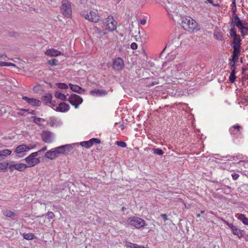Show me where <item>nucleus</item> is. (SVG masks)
I'll return each mask as SVG.
<instances>
[{"label": "nucleus", "instance_id": "obj_1", "mask_svg": "<svg viewBox=\"0 0 248 248\" xmlns=\"http://www.w3.org/2000/svg\"><path fill=\"white\" fill-rule=\"evenodd\" d=\"M177 22L181 25L183 28L188 31L194 32L200 30L198 23L190 17L180 16Z\"/></svg>", "mask_w": 248, "mask_h": 248}, {"label": "nucleus", "instance_id": "obj_2", "mask_svg": "<svg viewBox=\"0 0 248 248\" xmlns=\"http://www.w3.org/2000/svg\"><path fill=\"white\" fill-rule=\"evenodd\" d=\"M126 223L128 225L134 226L136 229H140L146 226L144 220L135 216L128 217L126 221Z\"/></svg>", "mask_w": 248, "mask_h": 248}, {"label": "nucleus", "instance_id": "obj_3", "mask_svg": "<svg viewBox=\"0 0 248 248\" xmlns=\"http://www.w3.org/2000/svg\"><path fill=\"white\" fill-rule=\"evenodd\" d=\"M231 27H237L240 31L241 35L243 38L248 34V23L243 20H240L232 24Z\"/></svg>", "mask_w": 248, "mask_h": 248}, {"label": "nucleus", "instance_id": "obj_4", "mask_svg": "<svg viewBox=\"0 0 248 248\" xmlns=\"http://www.w3.org/2000/svg\"><path fill=\"white\" fill-rule=\"evenodd\" d=\"M236 28L234 27H231L229 31L230 36L232 38V41L230 44L231 46H241L242 39L241 36L237 34Z\"/></svg>", "mask_w": 248, "mask_h": 248}, {"label": "nucleus", "instance_id": "obj_5", "mask_svg": "<svg viewBox=\"0 0 248 248\" xmlns=\"http://www.w3.org/2000/svg\"><path fill=\"white\" fill-rule=\"evenodd\" d=\"M37 154H31L29 156L25 158V161L28 163L27 166L28 168L32 167L40 163V160L39 158H36Z\"/></svg>", "mask_w": 248, "mask_h": 248}, {"label": "nucleus", "instance_id": "obj_6", "mask_svg": "<svg viewBox=\"0 0 248 248\" xmlns=\"http://www.w3.org/2000/svg\"><path fill=\"white\" fill-rule=\"evenodd\" d=\"M27 168V165L23 163H16L15 161H13L9 163V170L10 172H13L15 170L19 171H24Z\"/></svg>", "mask_w": 248, "mask_h": 248}, {"label": "nucleus", "instance_id": "obj_7", "mask_svg": "<svg viewBox=\"0 0 248 248\" xmlns=\"http://www.w3.org/2000/svg\"><path fill=\"white\" fill-rule=\"evenodd\" d=\"M80 15L83 16L86 19L93 22H97L100 20V16L93 11H91L89 13L82 12L80 13Z\"/></svg>", "mask_w": 248, "mask_h": 248}, {"label": "nucleus", "instance_id": "obj_8", "mask_svg": "<svg viewBox=\"0 0 248 248\" xmlns=\"http://www.w3.org/2000/svg\"><path fill=\"white\" fill-rule=\"evenodd\" d=\"M68 101L69 103L77 108L83 102V99L76 94H72L69 97Z\"/></svg>", "mask_w": 248, "mask_h": 248}, {"label": "nucleus", "instance_id": "obj_9", "mask_svg": "<svg viewBox=\"0 0 248 248\" xmlns=\"http://www.w3.org/2000/svg\"><path fill=\"white\" fill-rule=\"evenodd\" d=\"M61 10L64 16L67 17H70L72 13L70 2L67 0H63Z\"/></svg>", "mask_w": 248, "mask_h": 248}, {"label": "nucleus", "instance_id": "obj_10", "mask_svg": "<svg viewBox=\"0 0 248 248\" xmlns=\"http://www.w3.org/2000/svg\"><path fill=\"white\" fill-rule=\"evenodd\" d=\"M72 149L73 147L71 144H66L55 148V150L57 155L59 154L66 155Z\"/></svg>", "mask_w": 248, "mask_h": 248}, {"label": "nucleus", "instance_id": "obj_11", "mask_svg": "<svg viewBox=\"0 0 248 248\" xmlns=\"http://www.w3.org/2000/svg\"><path fill=\"white\" fill-rule=\"evenodd\" d=\"M124 61L120 57H118L113 60L112 68L116 71H121L124 67Z\"/></svg>", "mask_w": 248, "mask_h": 248}, {"label": "nucleus", "instance_id": "obj_12", "mask_svg": "<svg viewBox=\"0 0 248 248\" xmlns=\"http://www.w3.org/2000/svg\"><path fill=\"white\" fill-rule=\"evenodd\" d=\"M101 142V140L98 139L92 138L88 141H84L80 142L77 144H80L81 146L84 147L86 148H90L93 144L97 143L99 144Z\"/></svg>", "mask_w": 248, "mask_h": 248}, {"label": "nucleus", "instance_id": "obj_13", "mask_svg": "<svg viewBox=\"0 0 248 248\" xmlns=\"http://www.w3.org/2000/svg\"><path fill=\"white\" fill-rule=\"evenodd\" d=\"M22 98L32 106L39 107L41 106V102L39 100L33 98H30L26 96H23Z\"/></svg>", "mask_w": 248, "mask_h": 248}, {"label": "nucleus", "instance_id": "obj_14", "mask_svg": "<svg viewBox=\"0 0 248 248\" xmlns=\"http://www.w3.org/2000/svg\"><path fill=\"white\" fill-rule=\"evenodd\" d=\"M52 135L53 133L50 131H43L41 134V137L43 141L49 143L52 142Z\"/></svg>", "mask_w": 248, "mask_h": 248}, {"label": "nucleus", "instance_id": "obj_15", "mask_svg": "<svg viewBox=\"0 0 248 248\" xmlns=\"http://www.w3.org/2000/svg\"><path fill=\"white\" fill-rule=\"evenodd\" d=\"M69 105L65 102H62L60 103L59 106L55 108H53V109H54L55 111L61 112H67L69 110Z\"/></svg>", "mask_w": 248, "mask_h": 248}, {"label": "nucleus", "instance_id": "obj_16", "mask_svg": "<svg viewBox=\"0 0 248 248\" xmlns=\"http://www.w3.org/2000/svg\"><path fill=\"white\" fill-rule=\"evenodd\" d=\"M232 15L231 17V21L229 22V24L230 26H232V24H233V23L236 22L238 21H239L241 20L238 16L236 14V6H233L232 7Z\"/></svg>", "mask_w": 248, "mask_h": 248}, {"label": "nucleus", "instance_id": "obj_17", "mask_svg": "<svg viewBox=\"0 0 248 248\" xmlns=\"http://www.w3.org/2000/svg\"><path fill=\"white\" fill-rule=\"evenodd\" d=\"M29 150H30L29 146L25 144H21L16 148L15 152L16 154H21L22 152L26 153Z\"/></svg>", "mask_w": 248, "mask_h": 248}, {"label": "nucleus", "instance_id": "obj_18", "mask_svg": "<svg viewBox=\"0 0 248 248\" xmlns=\"http://www.w3.org/2000/svg\"><path fill=\"white\" fill-rule=\"evenodd\" d=\"M242 129V127L238 124L232 126L229 128V132L232 135H237L238 133L240 134V131Z\"/></svg>", "mask_w": 248, "mask_h": 248}, {"label": "nucleus", "instance_id": "obj_19", "mask_svg": "<svg viewBox=\"0 0 248 248\" xmlns=\"http://www.w3.org/2000/svg\"><path fill=\"white\" fill-rule=\"evenodd\" d=\"M45 156L50 160H53L58 156V155L56 152L55 148L51 149L45 154Z\"/></svg>", "mask_w": 248, "mask_h": 248}, {"label": "nucleus", "instance_id": "obj_20", "mask_svg": "<svg viewBox=\"0 0 248 248\" xmlns=\"http://www.w3.org/2000/svg\"><path fill=\"white\" fill-rule=\"evenodd\" d=\"M69 86L70 88V89L75 93L82 94L83 93L85 92V90L83 88L77 85H73L71 83H70Z\"/></svg>", "mask_w": 248, "mask_h": 248}, {"label": "nucleus", "instance_id": "obj_21", "mask_svg": "<svg viewBox=\"0 0 248 248\" xmlns=\"http://www.w3.org/2000/svg\"><path fill=\"white\" fill-rule=\"evenodd\" d=\"M90 94L93 95L103 96L107 94V92L104 90H93L90 92Z\"/></svg>", "mask_w": 248, "mask_h": 248}, {"label": "nucleus", "instance_id": "obj_22", "mask_svg": "<svg viewBox=\"0 0 248 248\" xmlns=\"http://www.w3.org/2000/svg\"><path fill=\"white\" fill-rule=\"evenodd\" d=\"M52 95L50 93H46L41 98V100L45 102V104L46 105L48 103H51Z\"/></svg>", "mask_w": 248, "mask_h": 248}, {"label": "nucleus", "instance_id": "obj_23", "mask_svg": "<svg viewBox=\"0 0 248 248\" xmlns=\"http://www.w3.org/2000/svg\"><path fill=\"white\" fill-rule=\"evenodd\" d=\"M45 54L47 56H57L62 54L61 52L54 49H48L47 50Z\"/></svg>", "mask_w": 248, "mask_h": 248}, {"label": "nucleus", "instance_id": "obj_24", "mask_svg": "<svg viewBox=\"0 0 248 248\" xmlns=\"http://www.w3.org/2000/svg\"><path fill=\"white\" fill-rule=\"evenodd\" d=\"M12 151L8 149L0 151V161L4 160L8 155H10Z\"/></svg>", "mask_w": 248, "mask_h": 248}, {"label": "nucleus", "instance_id": "obj_25", "mask_svg": "<svg viewBox=\"0 0 248 248\" xmlns=\"http://www.w3.org/2000/svg\"><path fill=\"white\" fill-rule=\"evenodd\" d=\"M231 230L232 231V233L237 235L239 238L243 236V234L242 233V231L237 228L236 226H234V228L232 227Z\"/></svg>", "mask_w": 248, "mask_h": 248}, {"label": "nucleus", "instance_id": "obj_26", "mask_svg": "<svg viewBox=\"0 0 248 248\" xmlns=\"http://www.w3.org/2000/svg\"><path fill=\"white\" fill-rule=\"evenodd\" d=\"M4 215L7 217L11 218L13 219H16V213L9 210H7L4 212Z\"/></svg>", "mask_w": 248, "mask_h": 248}, {"label": "nucleus", "instance_id": "obj_27", "mask_svg": "<svg viewBox=\"0 0 248 248\" xmlns=\"http://www.w3.org/2000/svg\"><path fill=\"white\" fill-rule=\"evenodd\" d=\"M55 96L56 97V98L63 101L68 100V99H67L66 95L64 94L59 91H57L55 93Z\"/></svg>", "mask_w": 248, "mask_h": 248}, {"label": "nucleus", "instance_id": "obj_28", "mask_svg": "<svg viewBox=\"0 0 248 248\" xmlns=\"http://www.w3.org/2000/svg\"><path fill=\"white\" fill-rule=\"evenodd\" d=\"M237 218L240 220L244 224L248 225V218L245 217L244 214H238Z\"/></svg>", "mask_w": 248, "mask_h": 248}, {"label": "nucleus", "instance_id": "obj_29", "mask_svg": "<svg viewBox=\"0 0 248 248\" xmlns=\"http://www.w3.org/2000/svg\"><path fill=\"white\" fill-rule=\"evenodd\" d=\"M233 48V50L232 53V54L240 56L241 51V46H231Z\"/></svg>", "mask_w": 248, "mask_h": 248}, {"label": "nucleus", "instance_id": "obj_30", "mask_svg": "<svg viewBox=\"0 0 248 248\" xmlns=\"http://www.w3.org/2000/svg\"><path fill=\"white\" fill-rule=\"evenodd\" d=\"M9 163L6 161L0 163V170L6 172L7 169L9 168Z\"/></svg>", "mask_w": 248, "mask_h": 248}, {"label": "nucleus", "instance_id": "obj_31", "mask_svg": "<svg viewBox=\"0 0 248 248\" xmlns=\"http://www.w3.org/2000/svg\"><path fill=\"white\" fill-rule=\"evenodd\" d=\"M22 235L24 239L28 240H32L33 239L36 238V237L34 236V234L32 233H23Z\"/></svg>", "mask_w": 248, "mask_h": 248}, {"label": "nucleus", "instance_id": "obj_32", "mask_svg": "<svg viewBox=\"0 0 248 248\" xmlns=\"http://www.w3.org/2000/svg\"><path fill=\"white\" fill-rule=\"evenodd\" d=\"M126 247L130 248H144L143 246H140L137 244H133L131 242H127L126 243Z\"/></svg>", "mask_w": 248, "mask_h": 248}, {"label": "nucleus", "instance_id": "obj_33", "mask_svg": "<svg viewBox=\"0 0 248 248\" xmlns=\"http://www.w3.org/2000/svg\"><path fill=\"white\" fill-rule=\"evenodd\" d=\"M31 118H33V122L35 123L36 124L40 125V123L41 122H45V120L43 118H37L35 116H33Z\"/></svg>", "mask_w": 248, "mask_h": 248}, {"label": "nucleus", "instance_id": "obj_34", "mask_svg": "<svg viewBox=\"0 0 248 248\" xmlns=\"http://www.w3.org/2000/svg\"><path fill=\"white\" fill-rule=\"evenodd\" d=\"M231 57H232V58L229 60L230 62L236 63V62H238V60L239 59V56H238L237 55H236L232 54Z\"/></svg>", "mask_w": 248, "mask_h": 248}, {"label": "nucleus", "instance_id": "obj_35", "mask_svg": "<svg viewBox=\"0 0 248 248\" xmlns=\"http://www.w3.org/2000/svg\"><path fill=\"white\" fill-rule=\"evenodd\" d=\"M44 216H47L49 219H53L55 217V215L53 212H48L46 215H42L41 216H38L37 217H41Z\"/></svg>", "mask_w": 248, "mask_h": 248}, {"label": "nucleus", "instance_id": "obj_36", "mask_svg": "<svg viewBox=\"0 0 248 248\" xmlns=\"http://www.w3.org/2000/svg\"><path fill=\"white\" fill-rule=\"evenodd\" d=\"M0 66H13L16 67L15 64L12 62H0Z\"/></svg>", "mask_w": 248, "mask_h": 248}, {"label": "nucleus", "instance_id": "obj_37", "mask_svg": "<svg viewBox=\"0 0 248 248\" xmlns=\"http://www.w3.org/2000/svg\"><path fill=\"white\" fill-rule=\"evenodd\" d=\"M214 36L218 40L222 41L223 40V34L219 32H215Z\"/></svg>", "mask_w": 248, "mask_h": 248}, {"label": "nucleus", "instance_id": "obj_38", "mask_svg": "<svg viewBox=\"0 0 248 248\" xmlns=\"http://www.w3.org/2000/svg\"><path fill=\"white\" fill-rule=\"evenodd\" d=\"M107 26L108 28V30L111 31H115L117 28L116 25H114L112 21H111L110 23H108Z\"/></svg>", "mask_w": 248, "mask_h": 248}, {"label": "nucleus", "instance_id": "obj_39", "mask_svg": "<svg viewBox=\"0 0 248 248\" xmlns=\"http://www.w3.org/2000/svg\"><path fill=\"white\" fill-rule=\"evenodd\" d=\"M93 31L95 33L98 34L101 36H103L105 34V32H104L100 28H97V27H95L93 28Z\"/></svg>", "mask_w": 248, "mask_h": 248}, {"label": "nucleus", "instance_id": "obj_40", "mask_svg": "<svg viewBox=\"0 0 248 248\" xmlns=\"http://www.w3.org/2000/svg\"><path fill=\"white\" fill-rule=\"evenodd\" d=\"M152 151L154 154L158 155H163L164 154V152L160 148H153Z\"/></svg>", "mask_w": 248, "mask_h": 248}, {"label": "nucleus", "instance_id": "obj_41", "mask_svg": "<svg viewBox=\"0 0 248 248\" xmlns=\"http://www.w3.org/2000/svg\"><path fill=\"white\" fill-rule=\"evenodd\" d=\"M56 85L58 88L61 89H67L68 88V85L65 83H57Z\"/></svg>", "mask_w": 248, "mask_h": 248}, {"label": "nucleus", "instance_id": "obj_42", "mask_svg": "<svg viewBox=\"0 0 248 248\" xmlns=\"http://www.w3.org/2000/svg\"><path fill=\"white\" fill-rule=\"evenodd\" d=\"M235 74L236 73L231 72L229 78V80L230 83H233L234 82L235 79L236 78V77L235 76Z\"/></svg>", "mask_w": 248, "mask_h": 248}, {"label": "nucleus", "instance_id": "obj_43", "mask_svg": "<svg viewBox=\"0 0 248 248\" xmlns=\"http://www.w3.org/2000/svg\"><path fill=\"white\" fill-rule=\"evenodd\" d=\"M43 90L42 89V87L41 85H36L33 88V91L34 93H39L41 91H42Z\"/></svg>", "mask_w": 248, "mask_h": 248}, {"label": "nucleus", "instance_id": "obj_44", "mask_svg": "<svg viewBox=\"0 0 248 248\" xmlns=\"http://www.w3.org/2000/svg\"><path fill=\"white\" fill-rule=\"evenodd\" d=\"M229 64L231 67V73H236V63L229 62Z\"/></svg>", "mask_w": 248, "mask_h": 248}, {"label": "nucleus", "instance_id": "obj_45", "mask_svg": "<svg viewBox=\"0 0 248 248\" xmlns=\"http://www.w3.org/2000/svg\"><path fill=\"white\" fill-rule=\"evenodd\" d=\"M115 144L121 147H125L126 146V142L121 140L116 141Z\"/></svg>", "mask_w": 248, "mask_h": 248}, {"label": "nucleus", "instance_id": "obj_46", "mask_svg": "<svg viewBox=\"0 0 248 248\" xmlns=\"http://www.w3.org/2000/svg\"><path fill=\"white\" fill-rule=\"evenodd\" d=\"M49 124L51 127H53L56 124V120L55 118L51 117L49 119Z\"/></svg>", "mask_w": 248, "mask_h": 248}, {"label": "nucleus", "instance_id": "obj_47", "mask_svg": "<svg viewBox=\"0 0 248 248\" xmlns=\"http://www.w3.org/2000/svg\"><path fill=\"white\" fill-rule=\"evenodd\" d=\"M46 150H47V147L46 146H45L44 147H43L41 149H40V150L38 151L37 152H35L32 153V154H37V155H40L41 153L44 152Z\"/></svg>", "mask_w": 248, "mask_h": 248}, {"label": "nucleus", "instance_id": "obj_48", "mask_svg": "<svg viewBox=\"0 0 248 248\" xmlns=\"http://www.w3.org/2000/svg\"><path fill=\"white\" fill-rule=\"evenodd\" d=\"M58 61L55 59V58H53V59H52L48 61V62L51 65V66H54V65H56V62H57Z\"/></svg>", "mask_w": 248, "mask_h": 248}, {"label": "nucleus", "instance_id": "obj_49", "mask_svg": "<svg viewBox=\"0 0 248 248\" xmlns=\"http://www.w3.org/2000/svg\"><path fill=\"white\" fill-rule=\"evenodd\" d=\"M9 36L11 37H17L19 36V34L18 32L16 31H13L9 32Z\"/></svg>", "mask_w": 248, "mask_h": 248}, {"label": "nucleus", "instance_id": "obj_50", "mask_svg": "<svg viewBox=\"0 0 248 248\" xmlns=\"http://www.w3.org/2000/svg\"><path fill=\"white\" fill-rule=\"evenodd\" d=\"M131 48L133 50H136L138 48V45L136 43H132L130 45Z\"/></svg>", "mask_w": 248, "mask_h": 248}, {"label": "nucleus", "instance_id": "obj_51", "mask_svg": "<svg viewBox=\"0 0 248 248\" xmlns=\"http://www.w3.org/2000/svg\"><path fill=\"white\" fill-rule=\"evenodd\" d=\"M232 179L233 180H236L239 177V175L237 173H233L232 174Z\"/></svg>", "mask_w": 248, "mask_h": 248}, {"label": "nucleus", "instance_id": "obj_52", "mask_svg": "<svg viewBox=\"0 0 248 248\" xmlns=\"http://www.w3.org/2000/svg\"><path fill=\"white\" fill-rule=\"evenodd\" d=\"M160 217L163 218L164 221H166L168 219V216L166 214H161Z\"/></svg>", "mask_w": 248, "mask_h": 248}, {"label": "nucleus", "instance_id": "obj_53", "mask_svg": "<svg viewBox=\"0 0 248 248\" xmlns=\"http://www.w3.org/2000/svg\"><path fill=\"white\" fill-rule=\"evenodd\" d=\"M224 222L231 229H232V227L234 228V225L232 224V223H230L228 221H224Z\"/></svg>", "mask_w": 248, "mask_h": 248}, {"label": "nucleus", "instance_id": "obj_54", "mask_svg": "<svg viewBox=\"0 0 248 248\" xmlns=\"http://www.w3.org/2000/svg\"><path fill=\"white\" fill-rule=\"evenodd\" d=\"M206 0L208 1L209 3H210V4H211L212 5H213L214 6H219L218 4H215V3H214L213 0Z\"/></svg>", "mask_w": 248, "mask_h": 248}, {"label": "nucleus", "instance_id": "obj_55", "mask_svg": "<svg viewBox=\"0 0 248 248\" xmlns=\"http://www.w3.org/2000/svg\"><path fill=\"white\" fill-rule=\"evenodd\" d=\"M146 22V20L145 18H143L140 20V23L142 25H145Z\"/></svg>", "mask_w": 248, "mask_h": 248}, {"label": "nucleus", "instance_id": "obj_56", "mask_svg": "<svg viewBox=\"0 0 248 248\" xmlns=\"http://www.w3.org/2000/svg\"><path fill=\"white\" fill-rule=\"evenodd\" d=\"M16 154L17 155L18 157H22L25 155V153L22 152L21 154Z\"/></svg>", "mask_w": 248, "mask_h": 248}, {"label": "nucleus", "instance_id": "obj_57", "mask_svg": "<svg viewBox=\"0 0 248 248\" xmlns=\"http://www.w3.org/2000/svg\"><path fill=\"white\" fill-rule=\"evenodd\" d=\"M248 68H245V67H243L242 68V75H244V76L245 75V72L246 70H247Z\"/></svg>", "mask_w": 248, "mask_h": 248}, {"label": "nucleus", "instance_id": "obj_58", "mask_svg": "<svg viewBox=\"0 0 248 248\" xmlns=\"http://www.w3.org/2000/svg\"><path fill=\"white\" fill-rule=\"evenodd\" d=\"M29 113H31V114H33V115H36V112L35 110H31V111H29Z\"/></svg>", "mask_w": 248, "mask_h": 248}, {"label": "nucleus", "instance_id": "obj_59", "mask_svg": "<svg viewBox=\"0 0 248 248\" xmlns=\"http://www.w3.org/2000/svg\"><path fill=\"white\" fill-rule=\"evenodd\" d=\"M223 158H224L225 159V160H231V159L229 158V156H223Z\"/></svg>", "mask_w": 248, "mask_h": 248}, {"label": "nucleus", "instance_id": "obj_60", "mask_svg": "<svg viewBox=\"0 0 248 248\" xmlns=\"http://www.w3.org/2000/svg\"><path fill=\"white\" fill-rule=\"evenodd\" d=\"M55 101H53L52 100V102L51 103H49L50 104H51L53 107H52V108H53V107H55Z\"/></svg>", "mask_w": 248, "mask_h": 248}, {"label": "nucleus", "instance_id": "obj_61", "mask_svg": "<svg viewBox=\"0 0 248 248\" xmlns=\"http://www.w3.org/2000/svg\"><path fill=\"white\" fill-rule=\"evenodd\" d=\"M20 110L24 112H28V113L29 112V109H21Z\"/></svg>", "mask_w": 248, "mask_h": 248}, {"label": "nucleus", "instance_id": "obj_62", "mask_svg": "<svg viewBox=\"0 0 248 248\" xmlns=\"http://www.w3.org/2000/svg\"><path fill=\"white\" fill-rule=\"evenodd\" d=\"M169 62H165L163 63V66H166Z\"/></svg>", "mask_w": 248, "mask_h": 248}, {"label": "nucleus", "instance_id": "obj_63", "mask_svg": "<svg viewBox=\"0 0 248 248\" xmlns=\"http://www.w3.org/2000/svg\"><path fill=\"white\" fill-rule=\"evenodd\" d=\"M229 158L231 159H234L235 158L234 156H229Z\"/></svg>", "mask_w": 248, "mask_h": 248}, {"label": "nucleus", "instance_id": "obj_64", "mask_svg": "<svg viewBox=\"0 0 248 248\" xmlns=\"http://www.w3.org/2000/svg\"><path fill=\"white\" fill-rule=\"evenodd\" d=\"M232 4L233 5V6H236L235 0H233Z\"/></svg>", "mask_w": 248, "mask_h": 248}]
</instances>
